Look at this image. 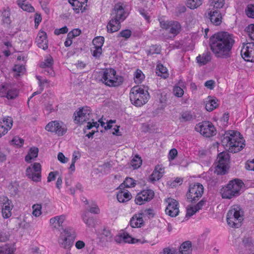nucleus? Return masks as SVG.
Wrapping results in <instances>:
<instances>
[{"mask_svg":"<svg viewBox=\"0 0 254 254\" xmlns=\"http://www.w3.org/2000/svg\"><path fill=\"white\" fill-rule=\"evenodd\" d=\"M234 43L233 36L227 32L215 34L209 39V45L212 53L216 57L221 59L231 57Z\"/></svg>","mask_w":254,"mask_h":254,"instance_id":"f257e3e1","label":"nucleus"},{"mask_svg":"<svg viewBox=\"0 0 254 254\" xmlns=\"http://www.w3.org/2000/svg\"><path fill=\"white\" fill-rule=\"evenodd\" d=\"M245 140L240 133L237 131H226L221 139L222 145L229 152L237 153L245 146Z\"/></svg>","mask_w":254,"mask_h":254,"instance_id":"f03ea898","label":"nucleus"},{"mask_svg":"<svg viewBox=\"0 0 254 254\" xmlns=\"http://www.w3.org/2000/svg\"><path fill=\"white\" fill-rule=\"evenodd\" d=\"M244 219V212L239 205L232 206L227 214L228 224L233 228H239Z\"/></svg>","mask_w":254,"mask_h":254,"instance_id":"7ed1b4c3","label":"nucleus"},{"mask_svg":"<svg viewBox=\"0 0 254 254\" xmlns=\"http://www.w3.org/2000/svg\"><path fill=\"white\" fill-rule=\"evenodd\" d=\"M129 98L133 105L140 107L147 102L149 95L147 90H144L138 86H134L130 91Z\"/></svg>","mask_w":254,"mask_h":254,"instance_id":"20e7f679","label":"nucleus"},{"mask_svg":"<svg viewBox=\"0 0 254 254\" xmlns=\"http://www.w3.org/2000/svg\"><path fill=\"white\" fill-rule=\"evenodd\" d=\"M243 185V182L238 179L230 181L227 186L223 188L221 190L222 198L231 199L239 195L240 190Z\"/></svg>","mask_w":254,"mask_h":254,"instance_id":"39448f33","label":"nucleus"},{"mask_svg":"<svg viewBox=\"0 0 254 254\" xmlns=\"http://www.w3.org/2000/svg\"><path fill=\"white\" fill-rule=\"evenodd\" d=\"M102 81L107 86L116 87L121 85L124 81L122 76L116 75V71L113 68H106L103 72Z\"/></svg>","mask_w":254,"mask_h":254,"instance_id":"423d86ee","label":"nucleus"},{"mask_svg":"<svg viewBox=\"0 0 254 254\" xmlns=\"http://www.w3.org/2000/svg\"><path fill=\"white\" fill-rule=\"evenodd\" d=\"M204 188L200 183H194L190 185L186 193L187 200L189 202L196 203L201 197Z\"/></svg>","mask_w":254,"mask_h":254,"instance_id":"0eeeda50","label":"nucleus"},{"mask_svg":"<svg viewBox=\"0 0 254 254\" xmlns=\"http://www.w3.org/2000/svg\"><path fill=\"white\" fill-rule=\"evenodd\" d=\"M195 129L206 137L213 136L216 133L215 127L209 121H203L198 123L195 126Z\"/></svg>","mask_w":254,"mask_h":254,"instance_id":"6e6552de","label":"nucleus"},{"mask_svg":"<svg viewBox=\"0 0 254 254\" xmlns=\"http://www.w3.org/2000/svg\"><path fill=\"white\" fill-rule=\"evenodd\" d=\"M74 121L76 123L83 124L90 120L93 121L92 113L89 107H84L79 110L77 113H74Z\"/></svg>","mask_w":254,"mask_h":254,"instance_id":"1a4fd4ad","label":"nucleus"},{"mask_svg":"<svg viewBox=\"0 0 254 254\" xmlns=\"http://www.w3.org/2000/svg\"><path fill=\"white\" fill-rule=\"evenodd\" d=\"M41 166L39 163H34L32 167H28L26 170V175L33 181L37 182L41 181Z\"/></svg>","mask_w":254,"mask_h":254,"instance_id":"9d476101","label":"nucleus"},{"mask_svg":"<svg viewBox=\"0 0 254 254\" xmlns=\"http://www.w3.org/2000/svg\"><path fill=\"white\" fill-rule=\"evenodd\" d=\"M160 24L161 27L172 34L173 37L177 35L181 30V26L177 21H161Z\"/></svg>","mask_w":254,"mask_h":254,"instance_id":"9b49d317","label":"nucleus"},{"mask_svg":"<svg viewBox=\"0 0 254 254\" xmlns=\"http://www.w3.org/2000/svg\"><path fill=\"white\" fill-rule=\"evenodd\" d=\"M241 54L246 61L254 62V43L244 44Z\"/></svg>","mask_w":254,"mask_h":254,"instance_id":"f8f14e48","label":"nucleus"},{"mask_svg":"<svg viewBox=\"0 0 254 254\" xmlns=\"http://www.w3.org/2000/svg\"><path fill=\"white\" fill-rule=\"evenodd\" d=\"M154 196V192L152 190H144L137 194L134 201L137 204L142 205L150 201Z\"/></svg>","mask_w":254,"mask_h":254,"instance_id":"ddd939ff","label":"nucleus"},{"mask_svg":"<svg viewBox=\"0 0 254 254\" xmlns=\"http://www.w3.org/2000/svg\"><path fill=\"white\" fill-rule=\"evenodd\" d=\"M166 201L168 203V205L165 209L166 213L171 217L177 216L179 212L178 202L176 200L170 198L166 199Z\"/></svg>","mask_w":254,"mask_h":254,"instance_id":"4468645a","label":"nucleus"},{"mask_svg":"<svg viewBox=\"0 0 254 254\" xmlns=\"http://www.w3.org/2000/svg\"><path fill=\"white\" fill-rule=\"evenodd\" d=\"M53 64L54 61L52 57L49 56L44 61L40 63V67L43 68L42 72L43 73L53 76L55 73L53 68Z\"/></svg>","mask_w":254,"mask_h":254,"instance_id":"2eb2a0df","label":"nucleus"},{"mask_svg":"<svg viewBox=\"0 0 254 254\" xmlns=\"http://www.w3.org/2000/svg\"><path fill=\"white\" fill-rule=\"evenodd\" d=\"M111 14L112 18L121 21H123L127 16L123 6L120 4H117L115 5Z\"/></svg>","mask_w":254,"mask_h":254,"instance_id":"dca6fc26","label":"nucleus"},{"mask_svg":"<svg viewBox=\"0 0 254 254\" xmlns=\"http://www.w3.org/2000/svg\"><path fill=\"white\" fill-rule=\"evenodd\" d=\"M206 17L208 18L211 22L215 25H219L222 22L221 13L218 10L208 9Z\"/></svg>","mask_w":254,"mask_h":254,"instance_id":"f3484780","label":"nucleus"},{"mask_svg":"<svg viewBox=\"0 0 254 254\" xmlns=\"http://www.w3.org/2000/svg\"><path fill=\"white\" fill-rule=\"evenodd\" d=\"M69 3L72 6L73 9L76 13H78L80 11L84 12L87 7L88 0H68Z\"/></svg>","mask_w":254,"mask_h":254,"instance_id":"a211bd4d","label":"nucleus"},{"mask_svg":"<svg viewBox=\"0 0 254 254\" xmlns=\"http://www.w3.org/2000/svg\"><path fill=\"white\" fill-rule=\"evenodd\" d=\"M74 240L71 238L65 237L63 234H60L58 242L60 248L69 251L73 245Z\"/></svg>","mask_w":254,"mask_h":254,"instance_id":"6ab92c4d","label":"nucleus"},{"mask_svg":"<svg viewBox=\"0 0 254 254\" xmlns=\"http://www.w3.org/2000/svg\"><path fill=\"white\" fill-rule=\"evenodd\" d=\"M37 45L39 48L46 50L48 48L47 34L45 32L40 31L36 38Z\"/></svg>","mask_w":254,"mask_h":254,"instance_id":"aec40b11","label":"nucleus"},{"mask_svg":"<svg viewBox=\"0 0 254 254\" xmlns=\"http://www.w3.org/2000/svg\"><path fill=\"white\" fill-rule=\"evenodd\" d=\"M13 120L10 117H4L0 121V129H2V134H5L12 127Z\"/></svg>","mask_w":254,"mask_h":254,"instance_id":"412c9836","label":"nucleus"},{"mask_svg":"<svg viewBox=\"0 0 254 254\" xmlns=\"http://www.w3.org/2000/svg\"><path fill=\"white\" fill-rule=\"evenodd\" d=\"M130 226L132 228H140L144 225L142 214L138 213L134 214L130 220Z\"/></svg>","mask_w":254,"mask_h":254,"instance_id":"4be33fe9","label":"nucleus"},{"mask_svg":"<svg viewBox=\"0 0 254 254\" xmlns=\"http://www.w3.org/2000/svg\"><path fill=\"white\" fill-rule=\"evenodd\" d=\"M122 21L111 18L108 22L107 28L109 33H113L119 30L121 27V23Z\"/></svg>","mask_w":254,"mask_h":254,"instance_id":"5701e85b","label":"nucleus"},{"mask_svg":"<svg viewBox=\"0 0 254 254\" xmlns=\"http://www.w3.org/2000/svg\"><path fill=\"white\" fill-rule=\"evenodd\" d=\"M65 219V217L64 215L55 216L50 220V225L54 229H60V227H62Z\"/></svg>","mask_w":254,"mask_h":254,"instance_id":"b1692460","label":"nucleus"},{"mask_svg":"<svg viewBox=\"0 0 254 254\" xmlns=\"http://www.w3.org/2000/svg\"><path fill=\"white\" fill-rule=\"evenodd\" d=\"M163 173V169L160 167L159 166H156L152 174L149 176L148 178L149 181L151 182H154L158 181L162 178Z\"/></svg>","mask_w":254,"mask_h":254,"instance_id":"393cba45","label":"nucleus"},{"mask_svg":"<svg viewBox=\"0 0 254 254\" xmlns=\"http://www.w3.org/2000/svg\"><path fill=\"white\" fill-rule=\"evenodd\" d=\"M100 242L104 245H106L108 243L113 240V235L109 230L104 229L100 237Z\"/></svg>","mask_w":254,"mask_h":254,"instance_id":"a878e982","label":"nucleus"},{"mask_svg":"<svg viewBox=\"0 0 254 254\" xmlns=\"http://www.w3.org/2000/svg\"><path fill=\"white\" fill-rule=\"evenodd\" d=\"M13 205L11 201L8 199V202H6L3 207L0 209L2 217L5 218H8L11 216V210Z\"/></svg>","mask_w":254,"mask_h":254,"instance_id":"bb28decb","label":"nucleus"},{"mask_svg":"<svg viewBox=\"0 0 254 254\" xmlns=\"http://www.w3.org/2000/svg\"><path fill=\"white\" fill-rule=\"evenodd\" d=\"M211 59V53L209 52H205L202 55H199L196 57L197 62L200 65L206 64Z\"/></svg>","mask_w":254,"mask_h":254,"instance_id":"cd10ccee","label":"nucleus"},{"mask_svg":"<svg viewBox=\"0 0 254 254\" xmlns=\"http://www.w3.org/2000/svg\"><path fill=\"white\" fill-rule=\"evenodd\" d=\"M65 237L71 238L75 240L76 237V233L73 228L71 227H66L65 228H63V231L61 232Z\"/></svg>","mask_w":254,"mask_h":254,"instance_id":"c85d7f7f","label":"nucleus"},{"mask_svg":"<svg viewBox=\"0 0 254 254\" xmlns=\"http://www.w3.org/2000/svg\"><path fill=\"white\" fill-rule=\"evenodd\" d=\"M218 100L216 98L212 99L211 97H208V100L205 104V109L207 111L211 112L216 108L218 104Z\"/></svg>","mask_w":254,"mask_h":254,"instance_id":"c756f323","label":"nucleus"},{"mask_svg":"<svg viewBox=\"0 0 254 254\" xmlns=\"http://www.w3.org/2000/svg\"><path fill=\"white\" fill-rule=\"evenodd\" d=\"M118 201L120 202H125L130 199L131 195L128 191H119L117 194Z\"/></svg>","mask_w":254,"mask_h":254,"instance_id":"7c9ffc66","label":"nucleus"},{"mask_svg":"<svg viewBox=\"0 0 254 254\" xmlns=\"http://www.w3.org/2000/svg\"><path fill=\"white\" fill-rule=\"evenodd\" d=\"M17 4L23 10L32 12L34 11V8L31 5L28 3L27 0H18Z\"/></svg>","mask_w":254,"mask_h":254,"instance_id":"2f4dec72","label":"nucleus"},{"mask_svg":"<svg viewBox=\"0 0 254 254\" xmlns=\"http://www.w3.org/2000/svg\"><path fill=\"white\" fill-rule=\"evenodd\" d=\"M218 163H223L224 165H229L230 156L228 153L226 152H222L218 155Z\"/></svg>","mask_w":254,"mask_h":254,"instance_id":"473e14b6","label":"nucleus"},{"mask_svg":"<svg viewBox=\"0 0 254 254\" xmlns=\"http://www.w3.org/2000/svg\"><path fill=\"white\" fill-rule=\"evenodd\" d=\"M56 129L55 133L59 136H63L67 131L65 126L62 122L58 121V124L55 127Z\"/></svg>","mask_w":254,"mask_h":254,"instance_id":"72a5a7b5","label":"nucleus"},{"mask_svg":"<svg viewBox=\"0 0 254 254\" xmlns=\"http://www.w3.org/2000/svg\"><path fill=\"white\" fill-rule=\"evenodd\" d=\"M38 148L37 147H32L28 154L25 156V160L27 162H31V160L37 157L38 154Z\"/></svg>","mask_w":254,"mask_h":254,"instance_id":"f704fd0d","label":"nucleus"},{"mask_svg":"<svg viewBox=\"0 0 254 254\" xmlns=\"http://www.w3.org/2000/svg\"><path fill=\"white\" fill-rule=\"evenodd\" d=\"M10 9L7 7L6 9H3L2 14V21L4 24H6V25H9L11 22V19L10 18Z\"/></svg>","mask_w":254,"mask_h":254,"instance_id":"c9c22d12","label":"nucleus"},{"mask_svg":"<svg viewBox=\"0 0 254 254\" xmlns=\"http://www.w3.org/2000/svg\"><path fill=\"white\" fill-rule=\"evenodd\" d=\"M195 118V116L190 111H185L181 113V117L180 118L181 122L191 121Z\"/></svg>","mask_w":254,"mask_h":254,"instance_id":"e433bc0d","label":"nucleus"},{"mask_svg":"<svg viewBox=\"0 0 254 254\" xmlns=\"http://www.w3.org/2000/svg\"><path fill=\"white\" fill-rule=\"evenodd\" d=\"M228 169V165H224L223 163H218L215 168V172L218 175H224L227 173Z\"/></svg>","mask_w":254,"mask_h":254,"instance_id":"4c0bfd02","label":"nucleus"},{"mask_svg":"<svg viewBox=\"0 0 254 254\" xmlns=\"http://www.w3.org/2000/svg\"><path fill=\"white\" fill-rule=\"evenodd\" d=\"M136 183L135 181L131 178H127L119 187L122 189L124 188H131L135 186Z\"/></svg>","mask_w":254,"mask_h":254,"instance_id":"58836bf2","label":"nucleus"},{"mask_svg":"<svg viewBox=\"0 0 254 254\" xmlns=\"http://www.w3.org/2000/svg\"><path fill=\"white\" fill-rule=\"evenodd\" d=\"M202 0H187V5L190 9H194L202 4Z\"/></svg>","mask_w":254,"mask_h":254,"instance_id":"ea45409f","label":"nucleus"},{"mask_svg":"<svg viewBox=\"0 0 254 254\" xmlns=\"http://www.w3.org/2000/svg\"><path fill=\"white\" fill-rule=\"evenodd\" d=\"M161 52V47L157 45H152L149 49L146 50L147 55L159 54Z\"/></svg>","mask_w":254,"mask_h":254,"instance_id":"a19ab883","label":"nucleus"},{"mask_svg":"<svg viewBox=\"0 0 254 254\" xmlns=\"http://www.w3.org/2000/svg\"><path fill=\"white\" fill-rule=\"evenodd\" d=\"M17 95V91L15 89L12 88V87L10 85V87H9V90H7V92H6L5 97H6L8 99H13L15 98Z\"/></svg>","mask_w":254,"mask_h":254,"instance_id":"79ce46f5","label":"nucleus"},{"mask_svg":"<svg viewBox=\"0 0 254 254\" xmlns=\"http://www.w3.org/2000/svg\"><path fill=\"white\" fill-rule=\"evenodd\" d=\"M191 247V242L187 241L182 243V244L180 247L179 250L183 251L187 250L188 253H191L192 250Z\"/></svg>","mask_w":254,"mask_h":254,"instance_id":"37998d69","label":"nucleus"},{"mask_svg":"<svg viewBox=\"0 0 254 254\" xmlns=\"http://www.w3.org/2000/svg\"><path fill=\"white\" fill-rule=\"evenodd\" d=\"M104 42V38L102 36H98L95 38L93 41V44L95 47L102 48Z\"/></svg>","mask_w":254,"mask_h":254,"instance_id":"c03bdc74","label":"nucleus"},{"mask_svg":"<svg viewBox=\"0 0 254 254\" xmlns=\"http://www.w3.org/2000/svg\"><path fill=\"white\" fill-rule=\"evenodd\" d=\"M210 5L214 8H222L225 3V0H210Z\"/></svg>","mask_w":254,"mask_h":254,"instance_id":"a18cd8bd","label":"nucleus"},{"mask_svg":"<svg viewBox=\"0 0 254 254\" xmlns=\"http://www.w3.org/2000/svg\"><path fill=\"white\" fill-rule=\"evenodd\" d=\"M142 163L141 158L138 155H135L131 161V165L134 169L139 167Z\"/></svg>","mask_w":254,"mask_h":254,"instance_id":"49530a36","label":"nucleus"},{"mask_svg":"<svg viewBox=\"0 0 254 254\" xmlns=\"http://www.w3.org/2000/svg\"><path fill=\"white\" fill-rule=\"evenodd\" d=\"M144 78V75L141 70L137 69L134 73L135 82L137 83H140Z\"/></svg>","mask_w":254,"mask_h":254,"instance_id":"de8ad7c7","label":"nucleus"},{"mask_svg":"<svg viewBox=\"0 0 254 254\" xmlns=\"http://www.w3.org/2000/svg\"><path fill=\"white\" fill-rule=\"evenodd\" d=\"M33 208V212L32 214L34 216L36 217L39 216L42 212H41V209H42V206L41 204H34L32 206Z\"/></svg>","mask_w":254,"mask_h":254,"instance_id":"09e8293b","label":"nucleus"},{"mask_svg":"<svg viewBox=\"0 0 254 254\" xmlns=\"http://www.w3.org/2000/svg\"><path fill=\"white\" fill-rule=\"evenodd\" d=\"M58 124V121H52L49 123L45 127V129L48 131L55 132V127Z\"/></svg>","mask_w":254,"mask_h":254,"instance_id":"8fccbe9b","label":"nucleus"},{"mask_svg":"<svg viewBox=\"0 0 254 254\" xmlns=\"http://www.w3.org/2000/svg\"><path fill=\"white\" fill-rule=\"evenodd\" d=\"M245 31L248 33L251 40L254 41V24H250L246 28Z\"/></svg>","mask_w":254,"mask_h":254,"instance_id":"3c124183","label":"nucleus"},{"mask_svg":"<svg viewBox=\"0 0 254 254\" xmlns=\"http://www.w3.org/2000/svg\"><path fill=\"white\" fill-rule=\"evenodd\" d=\"M15 249L13 248L8 247L7 246L4 247H0V254H12L14 253Z\"/></svg>","mask_w":254,"mask_h":254,"instance_id":"603ef678","label":"nucleus"},{"mask_svg":"<svg viewBox=\"0 0 254 254\" xmlns=\"http://www.w3.org/2000/svg\"><path fill=\"white\" fill-rule=\"evenodd\" d=\"M245 12L249 17L254 18V5H248Z\"/></svg>","mask_w":254,"mask_h":254,"instance_id":"864d4df0","label":"nucleus"},{"mask_svg":"<svg viewBox=\"0 0 254 254\" xmlns=\"http://www.w3.org/2000/svg\"><path fill=\"white\" fill-rule=\"evenodd\" d=\"M9 87H10V84H9L5 83L2 85L0 87V96L5 97L6 92H7V90H9Z\"/></svg>","mask_w":254,"mask_h":254,"instance_id":"5fc2aeb1","label":"nucleus"},{"mask_svg":"<svg viewBox=\"0 0 254 254\" xmlns=\"http://www.w3.org/2000/svg\"><path fill=\"white\" fill-rule=\"evenodd\" d=\"M131 35V31L129 29H125L121 31L118 37H121L125 38V39H128L130 37Z\"/></svg>","mask_w":254,"mask_h":254,"instance_id":"6e6d98bb","label":"nucleus"},{"mask_svg":"<svg viewBox=\"0 0 254 254\" xmlns=\"http://www.w3.org/2000/svg\"><path fill=\"white\" fill-rule=\"evenodd\" d=\"M197 212L194 206H188L187 207L186 217L190 218Z\"/></svg>","mask_w":254,"mask_h":254,"instance_id":"4d7b16f0","label":"nucleus"},{"mask_svg":"<svg viewBox=\"0 0 254 254\" xmlns=\"http://www.w3.org/2000/svg\"><path fill=\"white\" fill-rule=\"evenodd\" d=\"M14 71L16 72L18 74L17 75H19L20 73H23L25 70V66L23 65L15 64L13 68Z\"/></svg>","mask_w":254,"mask_h":254,"instance_id":"13d9d810","label":"nucleus"},{"mask_svg":"<svg viewBox=\"0 0 254 254\" xmlns=\"http://www.w3.org/2000/svg\"><path fill=\"white\" fill-rule=\"evenodd\" d=\"M174 94L178 97H181L184 95V90L179 86H175L173 89Z\"/></svg>","mask_w":254,"mask_h":254,"instance_id":"bf43d9fd","label":"nucleus"},{"mask_svg":"<svg viewBox=\"0 0 254 254\" xmlns=\"http://www.w3.org/2000/svg\"><path fill=\"white\" fill-rule=\"evenodd\" d=\"M94 49H95L91 50V51L92 55L94 57L98 58L100 57L102 54V48L95 47L94 46Z\"/></svg>","mask_w":254,"mask_h":254,"instance_id":"052dcab7","label":"nucleus"},{"mask_svg":"<svg viewBox=\"0 0 254 254\" xmlns=\"http://www.w3.org/2000/svg\"><path fill=\"white\" fill-rule=\"evenodd\" d=\"M140 213L142 214V217L143 216H146L149 218H153L154 216V213L153 212V210L152 209L149 208L144 210V211H142Z\"/></svg>","mask_w":254,"mask_h":254,"instance_id":"680f3d73","label":"nucleus"},{"mask_svg":"<svg viewBox=\"0 0 254 254\" xmlns=\"http://www.w3.org/2000/svg\"><path fill=\"white\" fill-rule=\"evenodd\" d=\"M11 142L16 145L18 147H20L24 143V139L18 137H15L13 138Z\"/></svg>","mask_w":254,"mask_h":254,"instance_id":"e2e57ef3","label":"nucleus"},{"mask_svg":"<svg viewBox=\"0 0 254 254\" xmlns=\"http://www.w3.org/2000/svg\"><path fill=\"white\" fill-rule=\"evenodd\" d=\"M245 168L247 170L254 171V159L247 161L245 164Z\"/></svg>","mask_w":254,"mask_h":254,"instance_id":"0e129e2a","label":"nucleus"},{"mask_svg":"<svg viewBox=\"0 0 254 254\" xmlns=\"http://www.w3.org/2000/svg\"><path fill=\"white\" fill-rule=\"evenodd\" d=\"M68 28L65 26L60 29H56L54 31V33L55 35H59L61 34H65L67 33Z\"/></svg>","mask_w":254,"mask_h":254,"instance_id":"69168bd1","label":"nucleus"},{"mask_svg":"<svg viewBox=\"0 0 254 254\" xmlns=\"http://www.w3.org/2000/svg\"><path fill=\"white\" fill-rule=\"evenodd\" d=\"M84 222L89 227H93L95 225L94 220L92 218L83 217Z\"/></svg>","mask_w":254,"mask_h":254,"instance_id":"338daca9","label":"nucleus"},{"mask_svg":"<svg viewBox=\"0 0 254 254\" xmlns=\"http://www.w3.org/2000/svg\"><path fill=\"white\" fill-rule=\"evenodd\" d=\"M178 154V151L176 149H172L169 153V160L170 161L173 160Z\"/></svg>","mask_w":254,"mask_h":254,"instance_id":"774afa93","label":"nucleus"}]
</instances>
